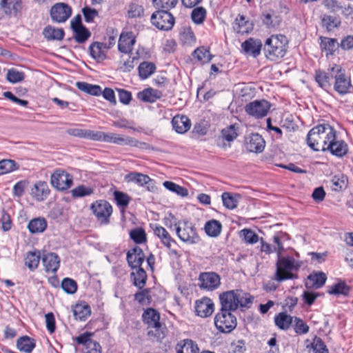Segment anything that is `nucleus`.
<instances>
[{"instance_id":"a211bd4d","label":"nucleus","mask_w":353,"mask_h":353,"mask_svg":"<svg viewBox=\"0 0 353 353\" xmlns=\"http://www.w3.org/2000/svg\"><path fill=\"white\" fill-rule=\"evenodd\" d=\"M126 259L129 266L134 270L141 268V266L145 260V254L141 248L135 246L128 251Z\"/></svg>"},{"instance_id":"e433bc0d","label":"nucleus","mask_w":353,"mask_h":353,"mask_svg":"<svg viewBox=\"0 0 353 353\" xmlns=\"http://www.w3.org/2000/svg\"><path fill=\"white\" fill-rule=\"evenodd\" d=\"M234 29L238 33L243 34L248 33L252 29V24L243 15H239L236 17L234 26Z\"/></svg>"},{"instance_id":"8fccbe9b","label":"nucleus","mask_w":353,"mask_h":353,"mask_svg":"<svg viewBox=\"0 0 353 353\" xmlns=\"http://www.w3.org/2000/svg\"><path fill=\"white\" fill-rule=\"evenodd\" d=\"M238 130V125H230L221 130V136L224 140L230 142L237 137Z\"/></svg>"},{"instance_id":"2eb2a0df","label":"nucleus","mask_w":353,"mask_h":353,"mask_svg":"<svg viewBox=\"0 0 353 353\" xmlns=\"http://www.w3.org/2000/svg\"><path fill=\"white\" fill-rule=\"evenodd\" d=\"M72 14V8L65 3H57L50 10L52 20L55 23H64Z\"/></svg>"},{"instance_id":"423d86ee","label":"nucleus","mask_w":353,"mask_h":353,"mask_svg":"<svg viewBox=\"0 0 353 353\" xmlns=\"http://www.w3.org/2000/svg\"><path fill=\"white\" fill-rule=\"evenodd\" d=\"M176 234L183 242L194 245L199 243L200 237L194 225L187 219L180 220L175 224Z\"/></svg>"},{"instance_id":"09e8293b","label":"nucleus","mask_w":353,"mask_h":353,"mask_svg":"<svg viewBox=\"0 0 353 353\" xmlns=\"http://www.w3.org/2000/svg\"><path fill=\"white\" fill-rule=\"evenodd\" d=\"M331 186L333 190L340 191L347 186V178L343 174H336L332 176Z\"/></svg>"},{"instance_id":"49530a36","label":"nucleus","mask_w":353,"mask_h":353,"mask_svg":"<svg viewBox=\"0 0 353 353\" xmlns=\"http://www.w3.org/2000/svg\"><path fill=\"white\" fill-rule=\"evenodd\" d=\"M293 318L285 312L279 313L274 317L275 324L281 330H287L292 323Z\"/></svg>"},{"instance_id":"5fc2aeb1","label":"nucleus","mask_w":353,"mask_h":353,"mask_svg":"<svg viewBox=\"0 0 353 353\" xmlns=\"http://www.w3.org/2000/svg\"><path fill=\"white\" fill-rule=\"evenodd\" d=\"M350 287L345 284V282H339L336 284L332 285L328 290V293L335 295H344L346 296L349 294Z\"/></svg>"},{"instance_id":"5701e85b","label":"nucleus","mask_w":353,"mask_h":353,"mask_svg":"<svg viewBox=\"0 0 353 353\" xmlns=\"http://www.w3.org/2000/svg\"><path fill=\"white\" fill-rule=\"evenodd\" d=\"M45 270L47 272H56L59 268L60 259L54 252L43 254L41 257Z\"/></svg>"},{"instance_id":"aec40b11","label":"nucleus","mask_w":353,"mask_h":353,"mask_svg":"<svg viewBox=\"0 0 353 353\" xmlns=\"http://www.w3.org/2000/svg\"><path fill=\"white\" fill-rule=\"evenodd\" d=\"M136 43V37L132 32L122 33L118 41V49L121 53L132 54V48Z\"/></svg>"},{"instance_id":"f257e3e1","label":"nucleus","mask_w":353,"mask_h":353,"mask_svg":"<svg viewBox=\"0 0 353 353\" xmlns=\"http://www.w3.org/2000/svg\"><path fill=\"white\" fill-rule=\"evenodd\" d=\"M336 134V130L328 123H322L312 128L307 135V143L314 151L325 152V149Z\"/></svg>"},{"instance_id":"0eeeda50","label":"nucleus","mask_w":353,"mask_h":353,"mask_svg":"<svg viewBox=\"0 0 353 353\" xmlns=\"http://www.w3.org/2000/svg\"><path fill=\"white\" fill-rule=\"evenodd\" d=\"M299 268V265L292 257H279L276 262L275 279L278 281H282L292 279L293 274L291 273V271L294 269L296 270Z\"/></svg>"},{"instance_id":"4d7b16f0","label":"nucleus","mask_w":353,"mask_h":353,"mask_svg":"<svg viewBox=\"0 0 353 353\" xmlns=\"http://www.w3.org/2000/svg\"><path fill=\"white\" fill-rule=\"evenodd\" d=\"M75 41L79 43H84L91 35L90 31L83 27H79L77 29L72 30Z\"/></svg>"},{"instance_id":"6e6d98bb","label":"nucleus","mask_w":353,"mask_h":353,"mask_svg":"<svg viewBox=\"0 0 353 353\" xmlns=\"http://www.w3.org/2000/svg\"><path fill=\"white\" fill-rule=\"evenodd\" d=\"M61 285L63 290L69 294H73L77 290V282L70 278H64L61 281Z\"/></svg>"},{"instance_id":"6e6552de","label":"nucleus","mask_w":353,"mask_h":353,"mask_svg":"<svg viewBox=\"0 0 353 353\" xmlns=\"http://www.w3.org/2000/svg\"><path fill=\"white\" fill-rule=\"evenodd\" d=\"M214 325L221 332L230 333L236 327V318L232 312L220 309L214 316Z\"/></svg>"},{"instance_id":"de8ad7c7","label":"nucleus","mask_w":353,"mask_h":353,"mask_svg":"<svg viewBox=\"0 0 353 353\" xmlns=\"http://www.w3.org/2000/svg\"><path fill=\"white\" fill-rule=\"evenodd\" d=\"M306 347L307 349L311 348L312 353H329L326 345L323 340L318 336H314L313 341L310 345H307Z\"/></svg>"},{"instance_id":"9d476101","label":"nucleus","mask_w":353,"mask_h":353,"mask_svg":"<svg viewBox=\"0 0 353 353\" xmlns=\"http://www.w3.org/2000/svg\"><path fill=\"white\" fill-rule=\"evenodd\" d=\"M198 285L201 290L212 292L221 285L220 276L214 272H205L200 273L198 278Z\"/></svg>"},{"instance_id":"58836bf2","label":"nucleus","mask_w":353,"mask_h":353,"mask_svg":"<svg viewBox=\"0 0 353 353\" xmlns=\"http://www.w3.org/2000/svg\"><path fill=\"white\" fill-rule=\"evenodd\" d=\"M331 75L330 73V71L328 70L327 72H326L324 70H319L316 71L315 73V80L318 85L325 90H327L328 88H330L331 83H330V79Z\"/></svg>"},{"instance_id":"f8f14e48","label":"nucleus","mask_w":353,"mask_h":353,"mask_svg":"<svg viewBox=\"0 0 353 353\" xmlns=\"http://www.w3.org/2000/svg\"><path fill=\"white\" fill-rule=\"evenodd\" d=\"M271 104L265 99L255 100L248 103L245 106L246 113L256 119L265 117L270 109Z\"/></svg>"},{"instance_id":"774afa93","label":"nucleus","mask_w":353,"mask_h":353,"mask_svg":"<svg viewBox=\"0 0 353 353\" xmlns=\"http://www.w3.org/2000/svg\"><path fill=\"white\" fill-rule=\"evenodd\" d=\"M293 327L297 334H305L309 332V326L299 318H295Z\"/></svg>"},{"instance_id":"b1692460","label":"nucleus","mask_w":353,"mask_h":353,"mask_svg":"<svg viewBox=\"0 0 353 353\" xmlns=\"http://www.w3.org/2000/svg\"><path fill=\"white\" fill-rule=\"evenodd\" d=\"M326 279L325 274L319 272L309 275L305 285L307 289H319L325 284Z\"/></svg>"},{"instance_id":"3c124183","label":"nucleus","mask_w":353,"mask_h":353,"mask_svg":"<svg viewBox=\"0 0 353 353\" xmlns=\"http://www.w3.org/2000/svg\"><path fill=\"white\" fill-rule=\"evenodd\" d=\"M193 57L201 63H206L212 59L210 51L204 47L198 48L193 52Z\"/></svg>"},{"instance_id":"a19ab883","label":"nucleus","mask_w":353,"mask_h":353,"mask_svg":"<svg viewBox=\"0 0 353 353\" xmlns=\"http://www.w3.org/2000/svg\"><path fill=\"white\" fill-rule=\"evenodd\" d=\"M47 228V222L44 218H35L32 219L28 225L29 231L32 233L43 232Z\"/></svg>"},{"instance_id":"c756f323","label":"nucleus","mask_w":353,"mask_h":353,"mask_svg":"<svg viewBox=\"0 0 353 353\" xmlns=\"http://www.w3.org/2000/svg\"><path fill=\"white\" fill-rule=\"evenodd\" d=\"M106 43L94 42L90 46V55L97 61H103L106 57Z\"/></svg>"},{"instance_id":"13d9d810","label":"nucleus","mask_w":353,"mask_h":353,"mask_svg":"<svg viewBox=\"0 0 353 353\" xmlns=\"http://www.w3.org/2000/svg\"><path fill=\"white\" fill-rule=\"evenodd\" d=\"M130 238L137 244H141L146 241V234L141 228H135L130 232Z\"/></svg>"},{"instance_id":"1a4fd4ad","label":"nucleus","mask_w":353,"mask_h":353,"mask_svg":"<svg viewBox=\"0 0 353 353\" xmlns=\"http://www.w3.org/2000/svg\"><path fill=\"white\" fill-rule=\"evenodd\" d=\"M151 23L161 30H170L174 25L175 19L168 10H159L151 16Z\"/></svg>"},{"instance_id":"a18cd8bd","label":"nucleus","mask_w":353,"mask_h":353,"mask_svg":"<svg viewBox=\"0 0 353 353\" xmlns=\"http://www.w3.org/2000/svg\"><path fill=\"white\" fill-rule=\"evenodd\" d=\"M138 69L140 78L145 79L155 72L156 65L152 62L144 61L139 65Z\"/></svg>"},{"instance_id":"7ed1b4c3","label":"nucleus","mask_w":353,"mask_h":353,"mask_svg":"<svg viewBox=\"0 0 353 353\" xmlns=\"http://www.w3.org/2000/svg\"><path fill=\"white\" fill-rule=\"evenodd\" d=\"M288 39L283 34H272L268 38L263 45L265 57L272 61H277L283 58L288 49Z\"/></svg>"},{"instance_id":"ea45409f","label":"nucleus","mask_w":353,"mask_h":353,"mask_svg":"<svg viewBox=\"0 0 353 353\" xmlns=\"http://www.w3.org/2000/svg\"><path fill=\"white\" fill-rule=\"evenodd\" d=\"M1 7L6 14H12L17 12L21 9V0H1Z\"/></svg>"},{"instance_id":"79ce46f5","label":"nucleus","mask_w":353,"mask_h":353,"mask_svg":"<svg viewBox=\"0 0 353 353\" xmlns=\"http://www.w3.org/2000/svg\"><path fill=\"white\" fill-rule=\"evenodd\" d=\"M76 86L79 90L93 96H99L101 93V88L97 85H92L84 81H78L76 83Z\"/></svg>"},{"instance_id":"20e7f679","label":"nucleus","mask_w":353,"mask_h":353,"mask_svg":"<svg viewBox=\"0 0 353 353\" xmlns=\"http://www.w3.org/2000/svg\"><path fill=\"white\" fill-rule=\"evenodd\" d=\"M143 320L148 325L149 329L148 335L152 339L160 341L163 339L165 334L163 331L162 324L160 322V314L153 308H148L142 315Z\"/></svg>"},{"instance_id":"bf43d9fd","label":"nucleus","mask_w":353,"mask_h":353,"mask_svg":"<svg viewBox=\"0 0 353 353\" xmlns=\"http://www.w3.org/2000/svg\"><path fill=\"white\" fill-rule=\"evenodd\" d=\"M263 22L267 28H273L280 25L281 19L275 14H263Z\"/></svg>"},{"instance_id":"39448f33","label":"nucleus","mask_w":353,"mask_h":353,"mask_svg":"<svg viewBox=\"0 0 353 353\" xmlns=\"http://www.w3.org/2000/svg\"><path fill=\"white\" fill-rule=\"evenodd\" d=\"M331 77L334 79V89L340 95H345L350 92L351 79L345 70L340 65L334 64L329 68Z\"/></svg>"},{"instance_id":"f3484780","label":"nucleus","mask_w":353,"mask_h":353,"mask_svg":"<svg viewBox=\"0 0 353 353\" xmlns=\"http://www.w3.org/2000/svg\"><path fill=\"white\" fill-rule=\"evenodd\" d=\"M333 140L330 141L327 145L325 152H330L332 155L339 158H342L347 154L348 145L347 143L342 140L338 139L336 134L332 137Z\"/></svg>"},{"instance_id":"6ab92c4d","label":"nucleus","mask_w":353,"mask_h":353,"mask_svg":"<svg viewBox=\"0 0 353 353\" xmlns=\"http://www.w3.org/2000/svg\"><path fill=\"white\" fill-rule=\"evenodd\" d=\"M214 310V304L210 298L203 297L195 303L196 314L202 318L210 316Z\"/></svg>"},{"instance_id":"cd10ccee","label":"nucleus","mask_w":353,"mask_h":353,"mask_svg":"<svg viewBox=\"0 0 353 353\" xmlns=\"http://www.w3.org/2000/svg\"><path fill=\"white\" fill-rule=\"evenodd\" d=\"M43 35L48 41H61L64 37L65 32L63 28L48 26L43 29Z\"/></svg>"},{"instance_id":"e2e57ef3","label":"nucleus","mask_w":353,"mask_h":353,"mask_svg":"<svg viewBox=\"0 0 353 353\" xmlns=\"http://www.w3.org/2000/svg\"><path fill=\"white\" fill-rule=\"evenodd\" d=\"M285 236L284 234H276L273 236V246L275 249V252L277 253V258L282 256L284 247L282 242V239Z\"/></svg>"},{"instance_id":"412c9836","label":"nucleus","mask_w":353,"mask_h":353,"mask_svg":"<svg viewBox=\"0 0 353 353\" xmlns=\"http://www.w3.org/2000/svg\"><path fill=\"white\" fill-rule=\"evenodd\" d=\"M265 143L259 134H251L245 140V148L250 152L260 153L265 148Z\"/></svg>"},{"instance_id":"dca6fc26","label":"nucleus","mask_w":353,"mask_h":353,"mask_svg":"<svg viewBox=\"0 0 353 353\" xmlns=\"http://www.w3.org/2000/svg\"><path fill=\"white\" fill-rule=\"evenodd\" d=\"M124 179L127 183H134L140 186L147 185L149 191H153L154 189L153 180L148 175L141 172H130L125 176Z\"/></svg>"},{"instance_id":"c85d7f7f","label":"nucleus","mask_w":353,"mask_h":353,"mask_svg":"<svg viewBox=\"0 0 353 353\" xmlns=\"http://www.w3.org/2000/svg\"><path fill=\"white\" fill-rule=\"evenodd\" d=\"M177 353H199L197 344L191 339H184L179 341L176 346Z\"/></svg>"},{"instance_id":"c9c22d12","label":"nucleus","mask_w":353,"mask_h":353,"mask_svg":"<svg viewBox=\"0 0 353 353\" xmlns=\"http://www.w3.org/2000/svg\"><path fill=\"white\" fill-rule=\"evenodd\" d=\"M204 229L208 236L216 237L221 232L222 225L219 221L212 219L205 223Z\"/></svg>"},{"instance_id":"052dcab7","label":"nucleus","mask_w":353,"mask_h":353,"mask_svg":"<svg viewBox=\"0 0 353 353\" xmlns=\"http://www.w3.org/2000/svg\"><path fill=\"white\" fill-rule=\"evenodd\" d=\"M178 0H153V5L156 8L169 10L174 8Z\"/></svg>"},{"instance_id":"bb28decb","label":"nucleus","mask_w":353,"mask_h":353,"mask_svg":"<svg viewBox=\"0 0 353 353\" xmlns=\"http://www.w3.org/2000/svg\"><path fill=\"white\" fill-rule=\"evenodd\" d=\"M163 96L162 92L158 90L153 88H147L144 90L139 92L137 94V97L141 101L144 102L153 103Z\"/></svg>"},{"instance_id":"ddd939ff","label":"nucleus","mask_w":353,"mask_h":353,"mask_svg":"<svg viewBox=\"0 0 353 353\" xmlns=\"http://www.w3.org/2000/svg\"><path fill=\"white\" fill-rule=\"evenodd\" d=\"M52 185L58 190L63 191L69 189L72 183V176L62 170H57L51 176Z\"/></svg>"},{"instance_id":"69168bd1","label":"nucleus","mask_w":353,"mask_h":353,"mask_svg":"<svg viewBox=\"0 0 353 353\" xmlns=\"http://www.w3.org/2000/svg\"><path fill=\"white\" fill-rule=\"evenodd\" d=\"M206 14L205 10L202 7L194 8L191 14L192 21L196 24L203 22Z\"/></svg>"},{"instance_id":"37998d69","label":"nucleus","mask_w":353,"mask_h":353,"mask_svg":"<svg viewBox=\"0 0 353 353\" xmlns=\"http://www.w3.org/2000/svg\"><path fill=\"white\" fill-rule=\"evenodd\" d=\"M223 205L230 210L236 208L238 205L240 195L230 192H223L221 196Z\"/></svg>"},{"instance_id":"f704fd0d","label":"nucleus","mask_w":353,"mask_h":353,"mask_svg":"<svg viewBox=\"0 0 353 353\" xmlns=\"http://www.w3.org/2000/svg\"><path fill=\"white\" fill-rule=\"evenodd\" d=\"M153 230L154 234L160 239L161 243L168 248H170L172 243H176L175 240L172 238L170 234L163 227L156 225Z\"/></svg>"},{"instance_id":"9b49d317","label":"nucleus","mask_w":353,"mask_h":353,"mask_svg":"<svg viewBox=\"0 0 353 353\" xmlns=\"http://www.w3.org/2000/svg\"><path fill=\"white\" fill-rule=\"evenodd\" d=\"M102 141L107 143H115L121 145H129L137 148H141L145 143L139 142L137 139L128 137L121 136L116 133L112 132H103Z\"/></svg>"},{"instance_id":"338daca9","label":"nucleus","mask_w":353,"mask_h":353,"mask_svg":"<svg viewBox=\"0 0 353 353\" xmlns=\"http://www.w3.org/2000/svg\"><path fill=\"white\" fill-rule=\"evenodd\" d=\"M344 0H324V6L332 12H336L341 10Z\"/></svg>"},{"instance_id":"4468645a","label":"nucleus","mask_w":353,"mask_h":353,"mask_svg":"<svg viewBox=\"0 0 353 353\" xmlns=\"http://www.w3.org/2000/svg\"><path fill=\"white\" fill-rule=\"evenodd\" d=\"M91 209L101 223H108L112 213V205L105 200H99L91 205Z\"/></svg>"},{"instance_id":"4c0bfd02","label":"nucleus","mask_w":353,"mask_h":353,"mask_svg":"<svg viewBox=\"0 0 353 353\" xmlns=\"http://www.w3.org/2000/svg\"><path fill=\"white\" fill-rule=\"evenodd\" d=\"M321 48L326 52V56L333 54L339 46L337 40L335 39L321 37Z\"/></svg>"},{"instance_id":"72a5a7b5","label":"nucleus","mask_w":353,"mask_h":353,"mask_svg":"<svg viewBox=\"0 0 353 353\" xmlns=\"http://www.w3.org/2000/svg\"><path fill=\"white\" fill-rule=\"evenodd\" d=\"M126 17L128 19H133L141 18L144 15V8L143 6L132 2L129 3L126 8Z\"/></svg>"},{"instance_id":"393cba45","label":"nucleus","mask_w":353,"mask_h":353,"mask_svg":"<svg viewBox=\"0 0 353 353\" xmlns=\"http://www.w3.org/2000/svg\"><path fill=\"white\" fill-rule=\"evenodd\" d=\"M173 129L179 134H183L190 130L191 121L188 117L176 115L172 120Z\"/></svg>"},{"instance_id":"4be33fe9","label":"nucleus","mask_w":353,"mask_h":353,"mask_svg":"<svg viewBox=\"0 0 353 353\" xmlns=\"http://www.w3.org/2000/svg\"><path fill=\"white\" fill-rule=\"evenodd\" d=\"M262 47V42L258 39L249 38L241 43L243 52L254 58L261 54Z\"/></svg>"},{"instance_id":"0e129e2a","label":"nucleus","mask_w":353,"mask_h":353,"mask_svg":"<svg viewBox=\"0 0 353 353\" xmlns=\"http://www.w3.org/2000/svg\"><path fill=\"white\" fill-rule=\"evenodd\" d=\"M24 77L25 75L23 72L12 68L8 70L6 79L9 82L15 83L23 81Z\"/></svg>"},{"instance_id":"c03bdc74","label":"nucleus","mask_w":353,"mask_h":353,"mask_svg":"<svg viewBox=\"0 0 353 353\" xmlns=\"http://www.w3.org/2000/svg\"><path fill=\"white\" fill-rule=\"evenodd\" d=\"M41 259L39 251H30L27 253L25 258V265L30 270H33L38 267Z\"/></svg>"},{"instance_id":"603ef678","label":"nucleus","mask_w":353,"mask_h":353,"mask_svg":"<svg viewBox=\"0 0 353 353\" xmlns=\"http://www.w3.org/2000/svg\"><path fill=\"white\" fill-rule=\"evenodd\" d=\"M239 235L244 242L248 244H254L259 241L258 234L250 229L241 230Z\"/></svg>"},{"instance_id":"7c9ffc66","label":"nucleus","mask_w":353,"mask_h":353,"mask_svg":"<svg viewBox=\"0 0 353 353\" xmlns=\"http://www.w3.org/2000/svg\"><path fill=\"white\" fill-rule=\"evenodd\" d=\"M130 274V278L132 280L133 285L137 287L139 290L144 288L147 280V274L142 268L135 269Z\"/></svg>"},{"instance_id":"864d4df0","label":"nucleus","mask_w":353,"mask_h":353,"mask_svg":"<svg viewBox=\"0 0 353 353\" xmlns=\"http://www.w3.org/2000/svg\"><path fill=\"white\" fill-rule=\"evenodd\" d=\"M163 185L170 191L176 193V194L181 196H187L188 195V191L186 188L176 184L172 181H164Z\"/></svg>"},{"instance_id":"473e14b6","label":"nucleus","mask_w":353,"mask_h":353,"mask_svg":"<svg viewBox=\"0 0 353 353\" xmlns=\"http://www.w3.org/2000/svg\"><path fill=\"white\" fill-rule=\"evenodd\" d=\"M73 314L76 319L85 321L91 314V308L85 302L76 304L73 308Z\"/></svg>"},{"instance_id":"680f3d73","label":"nucleus","mask_w":353,"mask_h":353,"mask_svg":"<svg viewBox=\"0 0 353 353\" xmlns=\"http://www.w3.org/2000/svg\"><path fill=\"white\" fill-rule=\"evenodd\" d=\"M151 290L149 288L141 289V291L134 294V299L139 303H150L152 297L150 295Z\"/></svg>"},{"instance_id":"2f4dec72","label":"nucleus","mask_w":353,"mask_h":353,"mask_svg":"<svg viewBox=\"0 0 353 353\" xmlns=\"http://www.w3.org/2000/svg\"><path fill=\"white\" fill-rule=\"evenodd\" d=\"M17 347L22 352L31 353L35 347V341L28 336H23L17 340Z\"/></svg>"},{"instance_id":"a878e982","label":"nucleus","mask_w":353,"mask_h":353,"mask_svg":"<svg viewBox=\"0 0 353 353\" xmlns=\"http://www.w3.org/2000/svg\"><path fill=\"white\" fill-rule=\"evenodd\" d=\"M49 193L48 185L45 181L37 182L31 190L32 196L38 201L44 200Z\"/></svg>"},{"instance_id":"f03ea898","label":"nucleus","mask_w":353,"mask_h":353,"mask_svg":"<svg viewBox=\"0 0 353 353\" xmlns=\"http://www.w3.org/2000/svg\"><path fill=\"white\" fill-rule=\"evenodd\" d=\"M221 310L234 312L239 307H250L253 297L241 290H232L223 292L219 296Z\"/></svg>"}]
</instances>
